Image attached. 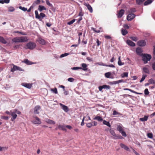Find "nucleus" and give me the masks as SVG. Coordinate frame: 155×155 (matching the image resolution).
<instances>
[{
	"instance_id": "30",
	"label": "nucleus",
	"mask_w": 155,
	"mask_h": 155,
	"mask_svg": "<svg viewBox=\"0 0 155 155\" xmlns=\"http://www.w3.org/2000/svg\"><path fill=\"white\" fill-rule=\"evenodd\" d=\"M148 118L147 116H145L143 118H141L139 119L140 121H145L147 120Z\"/></svg>"
},
{
	"instance_id": "62",
	"label": "nucleus",
	"mask_w": 155,
	"mask_h": 155,
	"mask_svg": "<svg viewBox=\"0 0 155 155\" xmlns=\"http://www.w3.org/2000/svg\"><path fill=\"white\" fill-rule=\"evenodd\" d=\"M124 27L125 28V29H128L129 28V26H128V25L127 24H125L124 25Z\"/></svg>"
},
{
	"instance_id": "26",
	"label": "nucleus",
	"mask_w": 155,
	"mask_h": 155,
	"mask_svg": "<svg viewBox=\"0 0 155 155\" xmlns=\"http://www.w3.org/2000/svg\"><path fill=\"white\" fill-rule=\"evenodd\" d=\"M124 90H128V91H130L132 92V93H134L135 94H143L142 93H138V92H136L133 90H132L130 89H128V88H124Z\"/></svg>"
},
{
	"instance_id": "13",
	"label": "nucleus",
	"mask_w": 155,
	"mask_h": 155,
	"mask_svg": "<svg viewBox=\"0 0 155 155\" xmlns=\"http://www.w3.org/2000/svg\"><path fill=\"white\" fill-rule=\"evenodd\" d=\"M60 106L61 107L63 110L65 112H67L68 111V108L66 106L64 105L61 103H60Z\"/></svg>"
},
{
	"instance_id": "16",
	"label": "nucleus",
	"mask_w": 155,
	"mask_h": 155,
	"mask_svg": "<svg viewBox=\"0 0 155 155\" xmlns=\"http://www.w3.org/2000/svg\"><path fill=\"white\" fill-rule=\"evenodd\" d=\"M120 146L121 148H124L126 150L128 151H130V150L129 147L126 145H125L124 144L122 143H121L120 144Z\"/></svg>"
},
{
	"instance_id": "55",
	"label": "nucleus",
	"mask_w": 155,
	"mask_h": 155,
	"mask_svg": "<svg viewBox=\"0 0 155 155\" xmlns=\"http://www.w3.org/2000/svg\"><path fill=\"white\" fill-rule=\"evenodd\" d=\"M1 118L5 120H8L9 118L8 116H1Z\"/></svg>"
},
{
	"instance_id": "32",
	"label": "nucleus",
	"mask_w": 155,
	"mask_h": 155,
	"mask_svg": "<svg viewBox=\"0 0 155 155\" xmlns=\"http://www.w3.org/2000/svg\"><path fill=\"white\" fill-rule=\"evenodd\" d=\"M0 42H1L3 44H5L7 43V42L4 39V38L1 36H0Z\"/></svg>"
},
{
	"instance_id": "37",
	"label": "nucleus",
	"mask_w": 155,
	"mask_h": 155,
	"mask_svg": "<svg viewBox=\"0 0 155 155\" xmlns=\"http://www.w3.org/2000/svg\"><path fill=\"white\" fill-rule=\"evenodd\" d=\"M143 72H144L145 73H147V74H149V71L148 68H147L146 67H144L143 68Z\"/></svg>"
},
{
	"instance_id": "4",
	"label": "nucleus",
	"mask_w": 155,
	"mask_h": 155,
	"mask_svg": "<svg viewBox=\"0 0 155 155\" xmlns=\"http://www.w3.org/2000/svg\"><path fill=\"white\" fill-rule=\"evenodd\" d=\"M35 15L36 18L38 19L40 21H41L42 19L46 16V15L43 13H41L40 15H39L38 12L37 10H35Z\"/></svg>"
},
{
	"instance_id": "2",
	"label": "nucleus",
	"mask_w": 155,
	"mask_h": 155,
	"mask_svg": "<svg viewBox=\"0 0 155 155\" xmlns=\"http://www.w3.org/2000/svg\"><path fill=\"white\" fill-rule=\"evenodd\" d=\"M36 46V44L33 42H30L27 43L25 47V49H29L30 50H33Z\"/></svg>"
},
{
	"instance_id": "11",
	"label": "nucleus",
	"mask_w": 155,
	"mask_h": 155,
	"mask_svg": "<svg viewBox=\"0 0 155 155\" xmlns=\"http://www.w3.org/2000/svg\"><path fill=\"white\" fill-rule=\"evenodd\" d=\"M84 4L87 7L88 9L89 10L90 12L92 13L93 12L92 8L89 4L88 3H84Z\"/></svg>"
},
{
	"instance_id": "24",
	"label": "nucleus",
	"mask_w": 155,
	"mask_h": 155,
	"mask_svg": "<svg viewBox=\"0 0 155 155\" xmlns=\"http://www.w3.org/2000/svg\"><path fill=\"white\" fill-rule=\"evenodd\" d=\"M124 82V80L121 79V80H119L117 81H112V82H110V83H111V84H118L120 83H121V82Z\"/></svg>"
},
{
	"instance_id": "52",
	"label": "nucleus",
	"mask_w": 155,
	"mask_h": 155,
	"mask_svg": "<svg viewBox=\"0 0 155 155\" xmlns=\"http://www.w3.org/2000/svg\"><path fill=\"white\" fill-rule=\"evenodd\" d=\"M136 2L137 4L140 5L144 1L142 0H136Z\"/></svg>"
},
{
	"instance_id": "27",
	"label": "nucleus",
	"mask_w": 155,
	"mask_h": 155,
	"mask_svg": "<svg viewBox=\"0 0 155 155\" xmlns=\"http://www.w3.org/2000/svg\"><path fill=\"white\" fill-rule=\"evenodd\" d=\"M46 121L47 123L50 124H55V122L54 121L49 119H46Z\"/></svg>"
},
{
	"instance_id": "3",
	"label": "nucleus",
	"mask_w": 155,
	"mask_h": 155,
	"mask_svg": "<svg viewBox=\"0 0 155 155\" xmlns=\"http://www.w3.org/2000/svg\"><path fill=\"white\" fill-rule=\"evenodd\" d=\"M151 58V56L150 55L145 54L143 55L142 59L144 64L147 62L148 61H150Z\"/></svg>"
},
{
	"instance_id": "64",
	"label": "nucleus",
	"mask_w": 155,
	"mask_h": 155,
	"mask_svg": "<svg viewBox=\"0 0 155 155\" xmlns=\"http://www.w3.org/2000/svg\"><path fill=\"white\" fill-rule=\"evenodd\" d=\"M153 58L154 59H155V46H153Z\"/></svg>"
},
{
	"instance_id": "6",
	"label": "nucleus",
	"mask_w": 155,
	"mask_h": 155,
	"mask_svg": "<svg viewBox=\"0 0 155 155\" xmlns=\"http://www.w3.org/2000/svg\"><path fill=\"white\" fill-rule=\"evenodd\" d=\"M41 109V107L39 105L36 106L34 108V113L35 114H38Z\"/></svg>"
},
{
	"instance_id": "53",
	"label": "nucleus",
	"mask_w": 155,
	"mask_h": 155,
	"mask_svg": "<svg viewBox=\"0 0 155 155\" xmlns=\"http://www.w3.org/2000/svg\"><path fill=\"white\" fill-rule=\"evenodd\" d=\"M69 54V53H65L64 54H61V56H60V58H62L64 57L65 56H67V55H68Z\"/></svg>"
},
{
	"instance_id": "49",
	"label": "nucleus",
	"mask_w": 155,
	"mask_h": 155,
	"mask_svg": "<svg viewBox=\"0 0 155 155\" xmlns=\"http://www.w3.org/2000/svg\"><path fill=\"white\" fill-rule=\"evenodd\" d=\"M122 138L123 137L121 136L117 135H116V136H115V137H114V139H122Z\"/></svg>"
},
{
	"instance_id": "35",
	"label": "nucleus",
	"mask_w": 155,
	"mask_h": 155,
	"mask_svg": "<svg viewBox=\"0 0 155 155\" xmlns=\"http://www.w3.org/2000/svg\"><path fill=\"white\" fill-rule=\"evenodd\" d=\"M117 129L120 132L123 130V129L122 127L120 125L117 126Z\"/></svg>"
},
{
	"instance_id": "45",
	"label": "nucleus",
	"mask_w": 155,
	"mask_h": 155,
	"mask_svg": "<svg viewBox=\"0 0 155 155\" xmlns=\"http://www.w3.org/2000/svg\"><path fill=\"white\" fill-rule=\"evenodd\" d=\"M147 75H142V78L140 80V82L141 83V82H142V81H143L144 80V79H145L146 77H147Z\"/></svg>"
},
{
	"instance_id": "46",
	"label": "nucleus",
	"mask_w": 155,
	"mask_h": 155,
	"mask_svg": "<svg viewBox=\"0 0 155 155\" xmlns=\"http://www.w3.org/2000/svg\"><path fill=\"white\" fill-rule=\"evenodd\" d=\"M51 90L55 94H57L58 93L57 90V88L56 87H55L53 89H51Z\"/></svg>"
},
{
	"instance_id": "43",
	"label": "nucleus",
	"mask_w": 155,
	"mask_h": 155,
	"mask_svg": "<svg viewBox=\"0 0 155 155\" xmlns=\"http://www.w3.org/2000/svg\"><path fill=\"white\" fill-rule=\"evenodd\" d=\"M148 81L150 84H153L154 83L155 81L153 79L151 78Z\"/></svg>"
},
{
	"instance_id": "41",
	"label": "nucleus",
	"mask_w": 155,
	"mask_h": 155,
	"mask_svg": "<svg viewBox=\"0 0 155 155\" xmlns=\"http://www.w3.org/2000/svg\"><path fill=\"white\" fill-rule=\"evenodd\" d=\"M136 11V9L135 8H130L129 10L128 11V12L129 13H132Z\"/></svg>"
},
{
	"instance_id": "19",
	"label": "nucleus",
	"mask_w": 155,
	"mask_h": 155,
	"mask_svg": "<svg viewBox=\"0 0 155 155\" xmlns=\"http://www.w3.org/2000/svg\"><path fill=\"white\" fill-rule=\"evenodd\" d=\"M127 44L130 46L133 47L135 46V43L130 40H127Z\"/></svg>"
},
{
	"instance_id": "20",
	"label": "nucleus",
	"mask_w": 155,
	"mask_h": 155,
	"mask_svg": "<svg viewBox=\"0 0 155 155\" xmlns=\"http://www.w3.org/2000/svg\"><path fill=\"white\" fill-rule=\"evenodd\" d=\"M93 119L94 120H97L99 122H101L103 121V119L102 117L99 116L95 117L93 118Z\"/></svg>"
},
{
	"instance_id": "22",
	"label": "nucleus",
	"mask_w": 155,
	"mask_h": 155,
	"mask_svg": "<svg viewBox=\"0 0 155 155\" xmlns=\"http://www.w3.org/2000/svg\"><path fill=\"white\" fill-rule=\"evenodd\" d=\"M82 67H81V69L84 71H87V66L86 64L82 63L81 64Z\"/></svg>"
},
{
	"instance_id": "17",
	"label": "nucleus",
	"mask_w": 155,
	"mask_h": 155,
	"mask_svg": "<svg viewBox=\"0 0 155 155\" xmlns=\"http://www.w3.org/2000/svg\"><path fill=\"white\" fill-rule=\"evenodd\" d=\"M37 41L39 43L42 45H44L45 43V40L40 37H39L38 38Z\"/></svg>"
},
{
	"instance_id": "9",
	"label": "nucleus",
	"mask_w": 155,
	"mask_h": 155,
	"mask_svg": "<svg viewBox=\"0 0 155 155\" xmlns=\"http://www.w3.org/2000/svg\"><path fill=\"white\" fill-rule=\"evenodd\" d=\"M137 45L140 46H144L146 45V42L144 40H140L138 41Z\"/></svg>"
},
{
	"instance_id": "42",
	"label": "nucleus",
	"mask_w": 155,
	"mask_h": 155,
	"mask_svg": "<svg viewBox=\"0 0 155 155\" xmlns=\"http://www.w3.org/2000/svg\"><path fill=\"white\" fill-rule=\"evenodd\" d=\"M24 62L28 65H30L31 64V62L28 59H25L24 61Z\"/></svg>"
},
{
	"instance_id": "40",
	"label": "nucleus",
	"mask_w": 155,
	"mask_h": 155,
	"mask_svg": "<svg viewBox=\"0 0 155 155\" xmlns=\"http://www.w3.org/2000/svg\"><path fill=\"white\" fill-rule=\"evenodd\" d=\"M103 89H110V87L109 85H103Z\"/></svg>"
},
{
	"instance_id": "44",
	"label": "nucleus",
	"mask_w": 155,
	"mask_h": 155,
	"mask_svg": "<svg viewBox=\"0 0 155 155\" xmlns=\"http://www.w3.org/2000/svg\"><path fill=\"white\" fill-rule=\"evenodd\" d=\"M130 38L132 40L136 41L138 40V38L136 37H131Z\"/></svg>"
},
{
	"instance_id": "33",
	"label": "nucleus",
	"mask_w": 155,
	"mask_h": 155,
	"mask_svg": "<svg viewBox=\"0 0 155 155\" xmlns=\"http://www.w3.org/2000/svg\"><path fill=\"white\" fill-rule=\"evenodd\" d=\"M121 76L122 78H124L125 77H127L128 76V73L124 72L121 74Z\"/></svg>"
},
{
	"instance_id": "25",
	"label": "nucleus",
	"mask_w": 155,
	"mask_h": 155,
	"mask_svg": "<svg viewBox=\"0 0 155 155\" xmlns=\"http://www.w3.org/2000/svg\"><path fill=\"white\" fill-rule=\"evenodd\" d=\"M111 72H109L107 73H106L105 74V77L107 78H113V77H111L110 76L111 75Z\"/></svg>"
},
{
	"instance_id": "60",
	"label": "nucleus",
	"mask_w": 155,
	"mask_h": 155,
	"mask_svg": "<svg viewBox=\"0 0 155 155\" xmlns=\"http://www.w3.org/2000/svg\"><path fill=\"white\" fill-rule=\"evenodd\" d=\"M74 79L72 78H69L68 79V81L70 82H73L74 81Z\"/></svg>"
},
{
	"instance_id": "38",
	"label": "nucleus",
	"mask_w": 155,
	"mask_h": 155,
	"mask_svg": "<svg viewBox=\"0 0 155 155\" xmlns=\"http://www.w3.org/2000/svg\"><path fill=\"white\" fill-rule=\"evenodd\" d=\"M118 64L120 66L122 65H124V63H122L121 62V60H120V56H119V58H118Z\"/></svg>"
},
{
	"instance_id": "28",
	"label": "nucleus",
	"mask_w": 155,
	"mask_h": 155,
	"mask_svg": "<svg viewBox=\"0 0 155 155\" xmlns=\"http://www.w3.org/2000/svg\"><path fill=\"white\" fill-rule=\"evenodd\" d=\"M103 123L105 125L109 127H110L111 126L110 124L109 121H107L105 120H103Z\"/></svg>"
},
{
	"instance_id": "29",
	"label": "nucleus",
	"mask_w": 155,
	"mask_h": 155,
	"mask_svg": "<svg viewBox=\"0 0 155 155\" xmlns=\"http://www.w3.org/2000/svg\"><path fill=\"white\" fill-rule=\"evenodd\" d=\"M110 134L112 135V136H113V138L114 139V137H115V136L117 135L114 131L110 128Z\"/></svg>"
},
{
	"instance_id": "59",
	"label": "nucleus",
	"mask_w": 155,
	"mask_h": 155,
	"mask_svg": "<svg viewBox=\"0 0 155 155\" xmlns=\"http://www.w3.org/2000/svg\"><path fill=\"white\" fill-rule=\"evenodd\" d=\"M14 33H18L19 34H21V35H26V34H25V33H23L22 32H20V31H14Z\"/></svg>"
},
{
	"instance_id": "50",
	"label": "nucleus",
	"mask_w": 155,
	"mask_h": 155,
	"mask_svg": "<svg viewBox=\"0 0 155 155\" xmlns=\"http://www.w3.org/2000/svg\"><path fill=\"white\" fill-rule=\"evenodd\" d=\"M144 93L145 95H148L149 93L148 89L147 88L145 89L144 91Z\"/></svg>"
},
{
	"instance_id": "61",
	"label": "nucleus",
	"mask_w": 155,
	"mask_h": 155,
	"mask_svg": "<svg viewBox=\"0 0 155 155\" xmlns=\"http://www.w3.org/2000/svg\"><path fill=\"white\" fill-rule=\"evenodd\" d=\"M96 42L97 44V46H98L100 45L101 43V42L98 39H97V40Z\"/></svg>"
},
{
	"instance_id": "10",
	"label": "nucleus",
	"mask_w": 155,
	"mask_h": 155,
	"mask_svg": "<svg viewBox=\"0 0 155 155\" xmlns=\"http://www.w3.org/2000/svg\"><path fill=\"white\" fill-rule=\"evenodd\" d=\"M124 13V10L123 9H121L119 11L117 14V17L118 18H121Z\"/></svg>"
},
{
	"instance_id": "18",
	"label": "nucleus",
	"mask_w": 155,
	"mask_h": 155,
	"mask_svg": "<svg viewBox=\"0 0 155 155\" xmlns=\"http://www.w3.org/2000/svg\"><path fill=\"white\" fill-rule=\"evenodd\" d=\"M142 50L140 48H138L136 50V52L137 54L139 55H142L143 54H142Z\"/></svg>"
},
{
	"instance_id": "47",
	"label": "nucleus",
	"mask_w": 155,
	"mask_h": 155,
	"mask_svg": "<svg viewBox=\"0 0 155 155\" xmlns=\"http://www.w3.org/2000/svg\"><path fill=\"white\" fill-rule=\"evenodd\" d=\"M147 135L148 138H152L153 137V134L152 133H149L147 134Z\"/></svg>"
},
{
	"instance_id": "14",
	"label": "nucleus",
	"mask_w": 155,
	"mask_h": 155,
	"mask_svg": "<svg viewBox=\"0 0 155 155\" xmlns=\"http://www.w3.org/2000/svg\"><path fill=\"white\" fill-rule=\"evenodd\" d=\"M16 70L22 71L21 68L15 65H13V68L11 69V71L14 72Z\"/></svg>"
},
{
	"instance_id": "34",
	"label": "nucleus",
	"mask_w": 155,
	"mask_h": 155,
	"mask_svg": "<svg viewBox=\"0 0 155 155\" xmlns=\"http://www.w3.org/2000/svg\"><path fill=\"white\" fill-rule=\"evenodd\" d=\"M153 2L151 0H147L144 3V5H147Z\"/></svg>"
},
{
	"instance_id": "39",
	"label": "nucleus",
	"mask_w": 155,
	"mask_h": 155,
	"mask_svg": "<svg viewBox=\"0 0 155 155\" xmlns=\"http://www.w3.org/2000/svg\"><path fill=\"white\" fill-rule=\"evenodd\" d=\"M113 115H121L122 114L120 113L117 111L115 110H114L113 111Z\"/></svg>"
},
{
	"instance_id": "21",
	"label": "nucleus",
	"mask_w": 155,
	"mask_h": 155,
	"mask_svg": "<svg viewBox=\"0 0 155 155\" xmlns=\"http://www.w3.org/2000/svg\"><path fill=\"white\" fill-rule=\"evenodd\" d=\"M38 10L40 12H41L43 10H46V8L44 6L39 5L38 6Z\"/></svg>"
},
{
	"instance_id": "51",
	"label": "nucleus",
	"mask_w": 155,
	"mask_h": 155,
	"mask_svg": "<svg viewBox=\"0 0 155 155\" xmlns=\"http://www.w3.org/2000/svg\"><path fill=\"white\" fill-rule=\"evenodd\" d=\"M8 11L10 12H12L15 10L14 8L12 7H10L8 8Z\"/></svg>"
},
{
	"instance_id": "57",
	"label": "nucleus",
	"mask_w": 155,
	"mask_h": 155,
	"mask_svg": "<svg viewBox=\"0 0 155 155\" xmlns=\"http://www.w3.org/2000/svg\"><path fill=\"white\" fill-rule=\"evenodd\" d=\"M19 8L20 9H21V10H22L24 11H25V12L27 10V8L24 7H22V6H20L19 7Z\"/></svg>"
},
{
	"instance_id": "1",
	"label": "nucleus",
	"mask_w": 155,
	"mask_h": 155,
	"mask_svg": "<svg viewBox=\"0 0 155 155\" xmlns=\"http://www.w3.org/2000/svg\"><path fill=\"white\" fill-rule=\"evenodd\" d=\"M28 41V39L26 37H16L12 39V41L15 43L25 42Z\"/></svg>"
},
{
	"instance_id": "7",
	"label": "nucleus",
	"mask_w": 155,
	"mask_h": 155,
	"mask_svg": "<svg viewBox=\"0 0 155 155\" xmlns=\"http://www.w3.org/2000/svg\"><path fill=\"white\" fill-rule=\"evenodd\" d=\"M97 122L94 121L91 123H89L87 124L86 126L88 128H91L92 126H95L97 125Z\"/></svg>"
},
{
	"instance_id": "12",
	"label": "nucleus",
	"mask_w": 155,
	"mask_h": 155,
	"mask_svg": "<svg viewBox=\"0 0 155 155\" xmlns=\"http://www.w3.org/2000/svg\"><path fill=\"white\" fill-rule=\"evenodd\" d=\"M11 115L12 116L11 118V120L12 121L16 118L17 117V115L16 114V112H11Z\"/></svg>"
},
{
	"instance_id": "15",
	"label": "nucleus",
	"mask_w": 155,
	"mask_h": 155,
	"mask_svg": "<svg viewBox=\"0 0 155 155\" xmlns=\"http://www.w3.org/2000/svg\"><path fill=\"white\" fill-rule=\"evenodd\" d=\"M21 85L24 87L29 89L31 88L32 86L31 84L25 83H22Z\"/></svg>"
},
{
	"instance_id": "31",
	"label": "nucleus",
	"mask_w": 155,
	"mask_h": 155,
	"mask_svg": "<svg viewBox=\"0 0 155 155\" xmlns=\"http://www.w3.org/2000/svg\"><path fill=\"white\" fill-rule=\"evenodd\" d=\"M99 64L100 65H103V66H106V67H111V68H114L115 67L112 64L108 65H106V64H104L103 63H101V64Z\"/></svg>"
},
{
	"instance_id": "5",
	"label": "nucleus",
	"mask_w": 155,
	"mask_h": 155,
	"mask_svg": "<svg viewBox=\"0 0 155 155\" xmlns=\"http://www.w3.org/2000/svg\"><path fill=\"white\" fill-rule=\"evenodd\" d=\"M33 120L32 122L35 124H40L41 123V121L40 119L36 116L33 117Z\"/></svg>"
},
{
	"instance_id": "54",
	"label": "nucleus",
	"mask_w": 155,
	"mask_h": 155,
	"mask_svg": "<svg viewBox=\"0 0 155 155\" xmlns=\"http://www.w3.org/2000/svg\"><path fill=\"white\" fill-rule=\"evenodd\" d=\"M120 133H121V134L124 137H126L127 136V134L123 130L120 132Z\"/></svg>"
},
{
	"instance_id": "36",
	"label": "nucleus",
	"mask_w": 155,
	"mask_h": 155,
	"mask_svg": "<svg viewBox=\"0 0 155 155\" xmlns=\"http://www.w3.org/2000/svg\"><path fill=\"white\" fill-rule=\"evenodd\" d=\"M121 33L123 35H125L128 33L126 29H122L121 30Z\"/></svg>"
},
{
	"instance_id": "63",
	"label": "nucleus",
	"mask_w": 155,
	"mask_h": 155,
	"mask_svg": "<svg viewBox=\"0 0 155 155\" xmlns=\"http://www.w3.org/2000/svg\"><path fill=\"white\" fill-rule=\"evenodd\" d=\"M152 68L154 70H155V62L152 64Z\"/></svg>"
},
{
	"instance_id": "8",
	"label": "nucleus",
	"mask_w": 155,
	"mask_h": 155,
	"mask_svg": "<svg viewBox=\"0 0 155 155\" xmlns=\"http://www.w3.org/2000/svg\"><path fill=\"white\" fill-rule=\"evenodd\" d=\"M135 17V15L134 14L130 13L129 14L127 17V19L128 21H131Z\"/></svg>"
},
{
	"instance_id": "56",
	"label": "nucleus",
	"mask_w": 155,
	"mask_h": 155,
	"mask_svg": "<svg viewBox=\"0 0 155 155\" xmlns=\"http://www.w3.org/2000/svg\"><path fill=\"white\" fill-rule=\"evenodd\" d=\"M46 2L47 4L50 7H52V5L50 3L49 1L48 0H46Z\"/></svg>"
},
{
	"instance_id": "58",
	"label": "nucleus",
	"mask_w": 155,
	"mask_h": 155,
	"mask_svg": "<svg viewBox=\"0 0 155 155\" xmlns=\"http://www.w3.org/2000/svg\"><path fill=\"white\" fill-rule=\"evenodd\" d=\"M7 149V147H0V151H2L3 150H6Z\"/></svg>"
},
{
	"instance_id": "48",
	"label": "nucleus",
	"mask_w": 155,
	"mask_h": 155,
	"mask_svg": "<svg viewBox=\"0 0 155 155\" xmlns=\"http://www.w3.org/2000/svg\"><path fill=\"white\" fill-rule=\"evenodd\" d=\"M75 19H73L71 21L68 22L67 23V24L69 25H71L73 23H74L75 21Z\"/></svg>"
},
{
	"instance_id": "23",
	"label": "nucleus",
	"mask_w": 155,
	"mask_h": 155,
	"mask_svg": "<svg viewBox=\"0 0 155 155\" xmlns=\"http://www.w3.org/2000/svg\"><path fill=\"white\" fill-rule=\"evenodd\" d=\"M65 126L63 125H59L58 126V128L63 130L66 131Z\"/></svg>"
}]
</instances>
